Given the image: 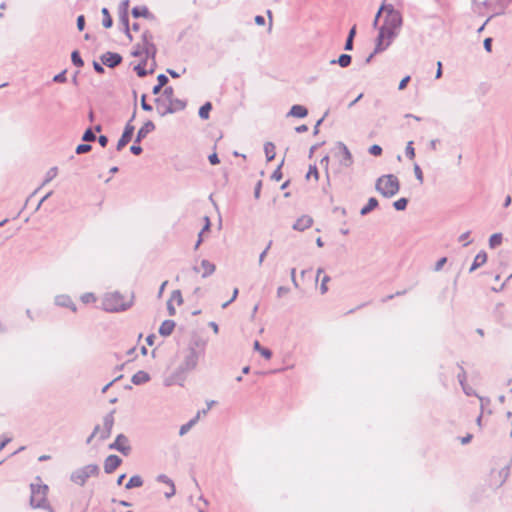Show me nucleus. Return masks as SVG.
I'll list each match as a JSON object with an SVG mask.
<instances>
[{
	"label": "nucleus",
	"mask_w": 512,
	"mask_h": 512,
	"mask_svg": "<svg viewBox=\"0 0 512 512\" xmlns=\"http://www.w3.org/2000/svg\"><path fill=\"white\" fill-rule=\"evenodd\" d=\"M174 96V90L171 86L165 87L163 93L158 97L156 102V109L160 116L175 113L185 108L186 103L180 99H176Z\"/></svg>",
	"instance_id": "nucleus-1"
},
{
	"label": "nucleus",
	"mask_w": 512,
	"mask_h": 512,
	"mask_svg": "<svg viewBox=\"0 0 512 512\" xmlns=\"http://www.w3.org/2000/svg\"><path fill=\"white\" fill-rule=\"evenodd\" d=\"M30 505L35 508L45 509L49 512H54L53 508L47 501V494L49 487L44 484L40 477H36L35 481L30 484Z\"/></svg>",
	"instance_id": "nucleus-2"
},
{
	"label": "nucleus",
	"mask_w": 512,
	"mask_h": 512,
	"mask_svg": "<svg viewBox=\"0 0 512 512\" xmlns=\"http://www.w3.org/2000/svg\"><path fill=\"white\" fill-rule=\"evenodd\" d=\"M133 300V294L126 298L119 292L106 293L102 299V308L107 312L125 311L133 305Z\"/></svg>",
	"instance_id": "nucleus-3"
},
{
	"label": "nucleus",
	"mask_w": 512,
	"mask_h": 512,
	"mask_svg": "<svg viewBox=\"0 0 512 512\" xmlns=\"http://www.w3.org/2000/svg\"><path fill=\"white\" fill-rule=\"evenodd\" d=\"M375 188L382 196L391 198L399 192L400 183L395 175L387 174L377 179Z\"/></svg>",
	"instance_id": "nucleus-4"
},
{
	"label": "nucleus",
	"mask_w": 512,
	"mask_h": 512,
	"mask_svg": "<svg viewBox=\"0 0 512 512\" xmlns=\"http://www.w3.org/2000/svg\"><path fill=\"white\" fill-rule=\"evenodd\" d=\"M399 32L389 29L381 25L379 28L378 36L376 38V45L374 52L367 58V62L373 58L377 53L385 51L398 36Z\"/></svg>",
	"instance_id": "nucleus-5"
},
{
	"label": "nucleus",
	"mask_w": 512,
	"mask_h": 512,
	"mask_svg": "<svg viewBox=\"0 0 512 512\" xmlns=\"http://www.w3.org/2000/svg\"><path fill=\"white\" fill-rule=\"evenodd\" d=\"M157 49L153 43V36L150 32L145 31L142 34V41L138 43L134 50L132 51V55L134 57H143L151 58L153 61L155 59Z\"/></svg>",
	"instance_id": "nucleus-6"
},
{
	"label": "nucleus",
	"mask_w": 512,
	"mask_h": 512,
	"mask_svg": "<svg viewBox=\"0 0 512 512\" xmlns=\"http://www.w3.org/2000/svg\"><path fill=\"white\" fill-rule=\"evenodd\" d=\"M402 24L403 18L401 12L394 9L393 5L388 4L382 26L400 32Z\"/></svg>",
	"instance_id": "nucleus-7"
},
{
	"label": "nucleus",
	"mask_w": 512,
	"mask_h": 512,
	"mask_svg": "<svg viewBox=\"0 0 512 512\" xmlns=\"http://www.w3.org/2000/svg\"><path fill=\"white\" fill-rule=\"evenodd\" d=\"M98 472L99 468L96 464H89L74 471L71 474V481L75 484L83 486L88 478L97 475Z\"/></svg>",
	"instance_id": "nucleus-8"
},
{
	"label": "nucleus",
	"mask_w": 512,
	"mask_h": 512,
	"mask_svg": "<svg viewBox=\"0 0 512 512\" xmlns=\"http://www.w3.org/2000/svg\"><path fill=\"white\" fill-rule=\"evenodd\" d=\"M199 359V353L195 348L190 347L183 363L180 366L182 372L191 371L196 368Z\"/></svg>",
	"instance_id": "nucleus-9"
},
{
	"label": "nucleus",
	"mask_w": 512,
	"mask_h": 512,
	"mask_svg": "<svg viewBox=\"0 0 512 512\" xmlns=\"http://www.w3.org/2000/svg\"><path fill=\"white\" fill-rule=\"evenodd\" d=\"M114 425V411H111L103 418V427H100L99 438L105 440L111 435V431Z\"/></svg>",
	"instance_id": "nucleus-10"
},
{
	"label": "nucleus",
	"mask_w": 512,
	"mask_h": 512,
	"mask_svg": "<svg viewBox=\"0 0 512 512\" xmlns=\"http://www.w3.org/2000/svg\"><path fill=\"white\" fill-rule=\"evenodd\" d=\"M109 448L117 450V451L121 452L122 454H124L125 456H127L131 451V447L129 445L128 438L123 434H119L116 437L115 441L109 445Z\"/></svg>",
	"instance_id": "nucleus-11"
},
{
	"label": "nucleus",
	"mask_w": 512,
	"mask_h": 512,
	"mask_svg": "<svg viewBox=\"0 0 512 512\" xmlns=\"http://www.w3.org/2000/svg\"><path fill=\"white\" fill-rule=\"evenodd\" d=\"M135 116L133 115L132 118ZM131 119L125 126L124 131L120 139L118 140L116 149L121 151L130 141L134 133V126L131 124Z\"/></svg>",
	"instance_id": "nucleus-12"
},
{
	"label": "nucleus",
	"mask_w": 512,
	"mask_h": 512,
	"mask_svg": "<svg viewBox=\"0 0 512 512\" xmlns=\"http://www.w3.org/2000/svg\"><path fill=\"white\" fill-rule=\"evenodd\" d=\"M101 61L104 65L113 68L121 63L122 57L118 53L106 52L101 56Z\"/></svg>",
	"instance_id": "nucleus-13"
},
{
	"label": "nucleus",
	"mask_w": 512,
	"mask_h": 512,
	"mask_svg": "<svg viewBox=\"0 0 512 512\" xmlns=\"http://www.w3.org/2000/svg\"><path fill=\"white\" fill-rule=\"evenodd\" d=\"M337 149L339 150V154H340V163L345 167H349L353 162L352 155H351L349 149L342 142H339L337 144Z\"/></svg>",
	"instance_id": "nucleus-14"
},
{
	"label": "nucleus",
	"mask_w": 512,
	"mask_h": 512,
	"mask_svg": "<svg viewBox=\"0 0 512 512\" xmlns=\"http://www.w3.org/2000/svg\"><path fill=\"white\" fill-rule=\"evenodd\" d=\"M122 460L117 455H109L104 462V470L106 473L110 474L115 471L118 466L121 464Z\"/></svg>",
	"instance_id": "nucleus-15"
},
{
	"label": "nucleus",
	"mask_w": 512,
	"mask_h": 512,
	"mask_svg": "<svg viewBox=\"0 0 512 512\" xmlns=\"http://www.w3.org/2000/svg\"><path fill=\"white\" fill-rule=\"evenodd\" d=\"M313 224V219L308 215H302L293 224V229L297 231H304L310 228Z\"/></svg>",
	"instance_id": "nucleus-16"
},
{
	"label": "nucleus",
	"mask_w": 512,
	"mask_h": 512,
	"mask_svg": "<svg viewBox=\"0 0 512 512\" xmlns=\"http://www.w3.org/2000/svg\"><path fill=\"white\" fill-rule=\"evenodd\" d=\"M148 59L149 58H143L141 60V62L134 67V70L136 71V73L139 77H144L148 73L154 72L155 61H153V60H152L151 68L149 70L146 69Z\"/></svg>",
	"instance_id": "nucleus-17"
},
{
	"label": "nucleus",
	"mask_w": 512,
	"mask_h": 512,
	"mask_svg": "<svg viewBox=\"0 0 512 512\" xmlns=\"http://www.w3.org/2000/svg\"><path fill=\"white\" fill-rule=\"evenodd\" d=\"M155 129V125L152 121H147L144 125L138 130L136 136V142H140L144 139L149 133H151Z\"/></svg>",
	"instance_id": "nucleus-18"
},
{
	"label": "nucleus",
	"mask_w": 512,
	"mask_h": 512,
	"mask_svg": "<svg viewBox=\"0 0 512 512\" xmlns=\"http://www.w3.org/2000/svg\"><path fill=\"white\" fill-rule=\"evenodd\" d=\"M55 303L58 306L68 307L73 312H76V306L68 295H58L55 298Z\"/></svg>",
	"instance_id": "nucleus-19"
},
{
	"label": "nucleus",
	"mask_w": 512,
	"mask_h": 512,
	"mask_svg": "<svg viewBox=\"0 0 512 512\" xmlns=\"http://www.w3.org/2000/svg\"><path fill=\"white\" fill-rule=\"evenodd\" d=\"M157 481L164 483V484L168 485L169 487H171V492L165 493L166 498H171L172 496L175 495L176 489H175L174 482L168 476H166L165 474H160L157 476Z\"/></svg>",
	"instance_id": "nucleus-20"
},
{
	"label": "nucleus",
	"mask_w": 512,
	"mask_h": 512,
	"mask_svg": "<svg viewBox=\"0 0 512 512\" xmlns=\"http://www.w3.org/2000/svg\"><path fill=\"white\" fill-rule=\"evenodd\" d=\"M175 328V322L173 320H165L162 322L159 328V334L162 336H169Z\"/></svg>",
	"instance_id": "nucleus-21"
},
{
	"label": "nucleus",
	"mask_w": 512,
	"mask_h": 512,
	"mask_svg": "<svg viewBox=\"0 0 512 512\" xmlns=\"http://www.w3.org/2000/svg\"><path fill=\"white\" fill-rule=\"evenodd\" d=\"M487 261V254L485 251H480L474 258V261L469 269L470 272L484 265Z\"/></svg>",
	"instance_id": "nucleus-22"
},
{
	"label": "nucleus",
	"mask_w": 512,
	"mask_h": 512,
	"mask_svg": "<svg viewBox=\"0 0 512 512\" xmlns=\"http://www.w3.org/2000/svg\"><path fill=\"white\" fill-rule=\"evenodd\" d=\"M149 380H150L149 374L143 370L136 372L131 378L132 383L135 385H141V384L147 383Z\"/></svg>",
	"instance_id": "nucleus-23"
},
{
	"label": "nucleus",
	"mask_w": 512,
	"mask_h": 512,
	"mask_svg": "<svg viewBox=\"0 0 512 512\" xmlns=\"http://www.w3.org/2000/svg\"><path fill=\"white\" fill-rule=\"evenodd\" d=\"M308 114V110L306 107L302 105H293L288 113V116L304 118Z\"/></svg>",
	"instance_id": "nucleus-24"
},
{
	"label": "nucleus",
	"mask_w": 512,
	"mask_h": 512,
	"mask_svg": "<svg viewBox=\"0 0 512 512\" xmlns=\"http://www.w3.org/2000/svg\"><path fill=\"white\" fill-rule=\"evenodd\" d=\"M200 419V413H197L194 418H192L189 422L182 425L179 430L180 436L185 435Z\"/></svg>",
	"instance_id": "nucleus-25"
},
{
	"label": "nucleus",
	"mask_w": 512,
	"mask_h": 512,
	"mask_svg": "<svg viewBox=\"0 0 512 512\" xmlns=\"http://www.w3.org/2000/svg\"><path fill=\"white\" fill-rule=\"evenodd\" d=\"M201 267L203 268L202 277L204 278L210 276L215 271V265L205 259L201 261Z\"/></svg>",
	"instance_id": "nucleus-26"
},
{
	"label": "nucleus",
	"mask_w": 512,
	"mask_h": 512,
	"mask_svg": "<svg viewBox=\"0 0 512 512\" xmlns=\"http://www.w3.org/2000/svg\"><path fill=\"white\" fill-rule=\"evenodd\" d=\"M378 206V200L374 197H371L367 204L361 209L360 214L361 215H367L372 210H374Z\"/></svg>",
	"instance_id": "nucleus-27"
},
{
	"label": "nucleus",
	"mask_w": 512,
	"mask_h": 512,
	"mask_svg": "<svg viewBox=\"0 0 512 512\" xmlns=\"http://www.w3.org/2000/svg\"><path fill=\"white\" fill-rule=\"evenodd\" d=\"M264 152L267 158V161H272L275 158V145L272 142H267L264 145Z\"/></svg>",
	"instance_id": "nucleus-28"
},
{
	"label": "nucleus",
	"mask_w": 512,
	"mask_h": 512,
	"mask_svg": "<svg viewBox=\"0 0 512 512\" xmlns=\"http://www.w3.org/2000/svg\"><path fill=\"white\" fill-rule=\"evenodd\" d=\"M254 350L258 351L265 359L272 357V352L268 348H264L260 345L259 341H255L253 344Z\"/></svg>",
	"instance_id": "nucleus-29"
},
{
	"label": "nucleus",
	"mask_w": 512,
	"mask_h": 512,
	"mask_svg": "<svg viewBox=\"0 0 512 512\" xmlns=\"http://www.w3.org/2000/svg\"><path fill=\"white\" fill-rule=\"evenodd\" d=\"M142 485H143L142 478L139 475H134V476H132L129 479V481L127 482L125 488L126 489H131V488H134V487H140Z\"/></svg>",
	"instance_id": "nucleus-30"
},
{
	"label": "nucleus",
	"mask_w": 512,
	"mask_h": 512,
	"mask_svg": "<svg viewBox=\"0 0 512 512\" xmlns=\"http://www.w3.org/2000/svg\"><path fill=\"white\" fill-rule=\"evenodd\" d=\"M338 63L341 67H347L351 63V56L348 54H342L339 56L338 60H332L331 64Z\"/></svg>",
	"instance_id": "nucleus-31"
},
{
	"label": "nucleus",
	"mask_w": 512,
	"mask_h": 512,
	"mask_svg": "<svg viewBox=\"0 0 512 512\" xmlns=\"http://www.w3.org/2000/svg\"><path fill=\"white\" fill-rule=\"evenodd\" d=\"M211 109H212V105L210 102H206L204 105H202L199 109L200 118L208 119Z\"/></svg>",
	"instance_id": "nucleus-32"
},
{
	"label": "nucleus",
	"mask_w": 512,
	"mask_h": 512,
	"mask_svg": "<svg viewBox=\"0 0 512 512\" xmlns=\"http://www.w3.org/2000/svg\"><path fill=\"white\" fill-rule=\"evenodd\" d=\"M102 15H103V19H102L103 26L105 28H110L113 24V21H112V18L110 16V13L107 8L102 9Z\"/></svg>",
	"instance_id": "nucleus-33"
},
{
	"label": "nucleus",
	"mask_w": 512,
	"mask_h": 512,
	"mask_svg": "<svg viewBox=\"0 0 512 512\" xmlns=\"http://www.w3.org/2000/svg\"><path fill=\"white\" fill-rule=\"evenodd\" d=\"M502 243V234L501 233H495L490 236L489 238V246L491 248H495L499 246Z\"/></svg>",
	"instance_id": "nucleus-34"
},
{
	"label": "nucleus",
	"mask_w": 512,
	"mask_h": 512,
	"mask_svg": "<svg viewBox=\"0 0 512 512\" xmlns=\"http://www.w3.org/2000/svg\"><path fill=\"white\" fill-rule=\"evenodd\" d=\"M148 14L149 11L145 6H137L132 9V15L136 18L140 16L146 17Z\"/></svg>",
	"instance_id": "nucleus-35"
},
{
	"label": "nucleus",
	"mask_w": 512,
	"mask_h": 512,
	"mask_svg": "<svg viewBox=\"0 0 512 512\" xmlns=\"http://www.w3.org/2000/svg\"><path fill=\"white\" fill-rule=\"evenodd\" d=\"M204 220H207V224H205V225H204L203 229L201 230V232H200V233H199V235H198V240H197V242H196V244H195V249H197V248L200 246V244H201V242H202V235H203V233H204L205 231H208V230H209V228H210V219H209V217H208V216H205V217H204Z\"/></svg>",
	"instance_id": "nucleus-36"
},
{
	"label": "nucleus",
	"mask_w": 512,
	"mask_h": 512,
	"mask_svg": "<svg viewBox=\"0 0 512 512\" xmlns=\"http://www.w3.org/2000/svg\"><path fill=\"white\" fill-rule=\"evenodd\" d=\"M71 60L72 63L77 67H82L84 65V62L79 54L78 51H73L71 54Z\"/></svg>",
	"instance_id": "nucleus-37"
},
{
	"label": "nucleus",
	"mask_w": 512,
	"mask_h": 512,
	"mask_svg": "<svg viewBox=\"0 0 512 512\" xmlns=\"http://www.w3.org/2000/svg\"><path fill=\"white\" fill-rule=\"evenodd\" d=\"M57 173H58L57 167H52L51 169H49L48 172L46 173L43 185H45V184L49 183L51 180H53L57 176Z\"/></svg>",
	"instance_id": "nucleus-38"
},
{
	"label": "nucleus",
	"mask_w": 512,
	"mask_h": 512,
	"mask_svg": "<svg viewBox=\"0 0 512 512\" xmlns=\"http://www.w3.org/2000/svg\"><path fill=\"white\" fill-rule=\"evenodd\" d=\"M171 302L175 301L177 305H181L183 303V298L180 290H174L171 294L170 299Z\"/></svg>",
	"instance_id": "nucleus-39"
},
{
	"label": "nucleus",
	"mask_w": 512,
	"mask_h": 512,
	"mask_svg": "<svg viewBox=\"0 0 512 512\" xmlns=\"http://www.w3.org/2000/svg\"><path fill=\"white\" fill-rule=\"evenodd\" d=\"M407 203L408 200L406 198H400L393 203V206L396 210L401 211L406 208Z\"/></svg>",
	"instance_id": "nucleus-40"
},
{
	"label": "nucleus",
	"mask_w": 512,
	"mask_h": 512,
	"mask_svg": "<svg viewBox=\"0 0 512 512\" xmlns=\"http://www.w3.org/2000/svg\"><path fill=\"white\" fill-rule=\"evenodd\" d=\"M405 154H406V156L409 159H413L415 157V150L413 148V142L412 141H409L407 143V146H406V149H405Z\"/></svg>",
	"instance_id": "nucleus-41"
},
{
	"label": "nucleus",
	"mask_w": 512,
	"mask_h": 512,
	"mask_svg": "<svg viewBox=\"0 0 512 512\" xmlns=\"http://www.w3.org/2000/svg\"><path fill=\"white\" fill-rule=\"evenodd\" d=\"M95 139H96V136L91 129H87L82 136V140L85 142H91V141H94Z\"/></svg>",
	"instance_id": "nucleus-42"
},
{
	"label": "nucleus",
	"mask_w": 512,
	"mask_h": 512,
	"mask_svg": "<svg viewBox=\"0 0 512 512\" xmlns=\"http://www.w3.org/2000/svg\"><path fill=\"white\" fill-rule=\"evenodd\" d=\"M81 300L83 303L85 304H88V303H93L96 301V297L93 293H85L81 296Z\"/></svg>",
	"instance_id": "nucleus-43"
},
{
	"label": "nucleus",
	"mask_w": 512,
	"mask_h": 512,
	"mask_svg": "<svg viewBox=\"0 0 512 512\" xmlns=\"http://www.w3.org/2000/svg\"><path fill=\"white\" fill-rule=\"evenodd\" d=\"M92 149V146L90 144H80L77 146L76 148V153L77 154H83V153H87L89 152L90 150Z\"/></svg>",
	"instance_id": "nucleus-44"
},
{
	"label": "nucleus",
	"mask_w": 512,
	"mask_h": 512,
	"mask_svg": "<svg viewBox=\"0 0 512 512\" xmlns=\"http://www.w3.org/2000/svg\"><path fill=\"white\" fill-rule=\"evenodd\" d=\"M284 160L280 163L277 169L272 173L271 178L275 181H279L282 178L281 166L283 165Z\"/></svg>",
	"instance_id": "nucleus-45"
},
{
	"label": "nucleus",
	"mask_w": 512,
	"mask_h": 512,
	"mask_svg": "<svg viewBox=\"0 0 512 512\" xmlns=\"http://www.w3.org/2000/svg\"><path fill=\"white\" fill-rule=\"evenodd\" d=\"M414 173H415L417 180L420 182V184H422L424 181L423 172L418 164L414 165Z\"/></svg>",
	"instance_id": "nucleus-46"
},
{
	"label": "nucleus",
	"mask_w": 512,
	"mask_h": 512,
	"mask_svg": "<svg viewBox=\"0 0 512 512\" xmlns=\"http://www.w3.org/2000/svg\"><path fill=\"white\" fill-rule=\"evenodd\" d=\"M330 277L325 275L321 280L320 290L322 294H325L328 291L327 283L329 282Z\"/></svg>",
	"instance_id": "nucleus-47"
},
{
	"label": "nucleus",
	"mask_w": 512,
	"mask_h": 512,
	"mask_svg": "<svg viewBox=\"0 0 512 512\" xmlns=\"http://www.w3.org/2000/svg\"><path fill=\"white\" fill-rule=\"evenodd\" d=\"M369 153L373 156H380L382 153V148L379 145L374 144L369 148Z\"/></svg>",
	"instance_id": "nucleus-48"
},
{
	"label": "nucleus",
	"mask_w": 512,
	"mask_h": 512,
	"mask_svg": "<svg viewBox=\"0 0 512 512\" xmlns=\"http://www.w3.org/2000/svg\"><path fill=\"white\" fill-rule=\"evenodd\" d=\"M120 20H121V22H122V23L124 24V26H125V30H126V34H127V36H128L130 39H132L131 34H130V32H129V26H128V15H127L126 13H124L123 15H121Z\"/></svg>",
	"instance_id": "nucleus-49"
},
{
	"label": "nucleus",
	"mask_w": 512,
	"mask_h": 512,
	"mask_svg": "<svg viewBox=\"0 0 512 512\" xmlns=\"http://www.w3.org/2000/svg\"><path fill=\"white\" fill-rule=\"evenodd\" d=\"M66 71H62L54 76L53 81L57 83H64L66 82Z\"/></svg>",
	"instance_id": "nucleus-50"
},
{
	"label": "nucleus",
	"mask_w": 512,
	"mask_h": 512,
	"mask_svg": "<svg viewBox=\"0 0 512 512\" xmlns=\"http://www.w3.org/2000/svg\"><path fill=\"white\" fill-rule=\"evenodd\" d=\"M386 7H387V5H382V6L380 7V9L378 10V12H377V14H376V16H375L374 22H373V26H374V27H377V25H378V20H379V17H380V15H381V13H382V12H385V13H386Z\"/></svg>",
	"instance_id": "nucleus-51"
},
{
	"label": "nucleus",
	"mask_w": 512,
	"mask_h": 512,
	"mask_svg": "<svg viewBox=\"0 0 512 512\" xmlns=\"http://www.w3.org/2000/svg\"><path fill=\"white\" fill-rule=\"evenodd\" d=\"M469 235H470V232L468 231L459 236V241L464 242V246H467L470 243V241L468 240Z\"/></svg>",
	"instance_id": "nucleus-52"
},
{
	"label": "nucleus",
	"mask_w": 512,
	"mask_h": 512,
	"mask_svg": "<svg viewBox=\"0 0 512 512\" xmlns=\"http://www.w3.org/2000/svg\"><path fill=\"white\" fill-rule=\"evenodd\" d=\"M310 176H314L315 179H318V170H317L316 166L309 167V171H308L306 177L309 178Z\"/></svg>",
	"instance_id": "nucleus-53"
},
{
	"label": "nucleus",
	"mask_w": 512,
	"mask_h": 512,
	"mask_svg": "<svg viewBox=\"0 0 512 512\" xmlns=\"http://www.w3.org/2000/svg\"><path fill=\"white\" fill-rule=\"evenodd\" d=\"M458 379H459V382L461 384V386L463 387V390L464 392L469 395L470 393L466 390L465 386H464V382L466 380V375H465V372L463 371L461 374L458 375Z\"/></svg>",
	"instance_id": "nucleus-54"
},
{
	"label": "nucleus",
	"mask_w": 512,
	"mask_h": 512,
	"mask_svg": "<svg viewBox=\"0 0 512 512\" xmlns=\"http://www.w3.org/2000/svg\"><path fill=\"white\" fill-rule=\"evenodd\" d=\"M157 81H158V85H160V86H163V87H164V86L167 84V82H168V78H167V76H166V75H164V74H160V75H158V77H157Z\"/></svg>",
	"instance_id": "nucleus-55"
},
{
	"label": "nucleus",
	"mask_w": 512,
	"mask_h": 512,
	"mask_svg": "<svg viewBox=\"0 0 512 512\" xmlns=\"http://www.w3.org/2000/svg\"><path fill=\"white\" fill-rule=\"evenodd\" d=\"M447 261V258L446 257H442L440 258L437 262H436V265H435V270L436 271H439L442 269L443 265L446 263Z\"/></svg>",
	"instance_id": "nucleus-56"
},
{
	"label": "nucleus",
	"mask_w": 512,
	"mask_h": 512,
	"mask_svg": "<svg viewBox=\"0 0 512 512\" xmlns=\"http://www.w3.org/2000/svg\"><path fill=\"white\" fill-rule=\"evenodd\" d=\"M85 19L83 15L78 16L77 18V28L82 31L84 29Z\"/></svg>",
	"instance_id": "nucleus-57"
},
{
	"label": "nucleus",
	"mask_w": 512,
	"mask_h": 512,
	"mask_svg": "<svg viewBox=\"0 0 512 512\" xmlns=\"http://www.w3.org/2000/svg\"><path fill=\"white\" fill-rule=\"evenodd\" d=\"M146 96L143 95L142 96V100H141V106H142V109L145 110V111H151L152 110V106L149 105L146 100H145Z\"/></svg>",
	"instance_id": "nucleus-58"
},
{
	"label": "nucleus",
	"mask_w": 512,
	"mask_h": 512,
	"mask_svg": "<svg viewBox=\"0 0 512 512\" xmlns=\"http://www.w3.org/2000/svg\"><path fill=\"white\" fill-rule=\"evenodd\" d=\"M99 431H100V426H99V425L95 426V428H94V430H93L92 434L88 437V439H87V441H86V442L89 444V443L91 442V440H92L96 435H99Z\"/></svg>",
	"instance_id": "nucleus-59"
},
{
	"label": "nucleus",
	"mask_w": 512,
	"mask_h": 512,
	"mask_svg": "<svg viewBox=\"0 0 512 512\" xmlns=\"http://www.w3.org/2000/svg\"><path fill=\"white\" fill-rule=\"evenodd\" d=\"M208 159H209V162H210L212 165H217V164H219V162H220V161H219V158H218V156H217V154H216V153L211 154V155L208 157Z\"/></svg>",
	"instance_id": "nucleus-60"
},
{
	"label": "nucleus",
	"mask_w": 512,
	"mask_h": 512,
	"mask_svg": "<svg viewBox=\"0 0 512 512\" xmlns=\"http://www.w3.org/2000/svg\"><path fill=\"white\" fill-rule=\"evenodd\" d=\"M288 292H289V289L287 287L280 286L277 289V296L280 298L283 295L287 294Z\"/></svg>",
	"instance_id": "nucleus-61"
},
{
	"label": "nucleus",
	"mask_w": 512,
	"mask_h": 512,
	"mask_svg": "<svg viewBox=\"0 0 512 512\" xmlns=\"http://www.w3.org/2000/svg\"><path fill=\"white\" fill-rule=\"evenodd\" d=\"M261 187H262V183H261V181H259V182L256 184V187H255V189H254V197H255L256 199H259V197H260Z\"/></svg>",
	"instance_id": "nucleus-62"
},
{
	"label": "nucleus",
	"mask_w": 512,
	"mask_h": 512,
	"mask_svg": "<svg viewBox=\"0 0 512 512\" xmlns=\"http://www.w3.org/2000/svg\"><path fill=\"white\" fill-rule=\"evenodd\" d=\"M130 151H131L134 155H139V154L142 152V148H141V146L134 144V145H132V146L130 147Z\"/></svg>",
	"instance_id": "nucleus-63"
},
{
	"label": "nucleus",
	"mask_w": 512,
	"mask_h": 512,
	"mask_svg": "<svg viewBox=\"0 0 512 512\" xmlns=\"http://www.w3.org/2000/svg\"><path fill=\"white\" fill-rule=\"evenodd\" d=\"M409 80H410V76H406V77H404V78L400 81V83H399V87H398V88H399L400 90H403V89L407 86V83L409 82Z\"/></svg>",
	"instance_id": "nucleus-64"
}]
</instances>
